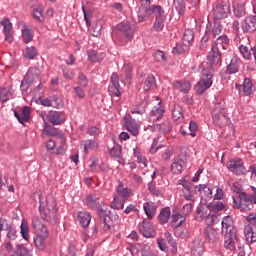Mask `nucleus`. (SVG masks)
Wrapping results in <instances>:
<instances>
[{"label": "nucleus", "mask_w": 256, "mask_h": 256, "mask_svg": "<svg viewBox=\"0 0 256 256\" xmlns=\"http://www.w3.org/2000/svg\"><path fill=\"white\" fill-rule=\"evenodd\" d=\"M212 119L214 125L220 128L226 127V125H229L230 123L227 111L224 108H221L220 105H217L214 111L212 112Z\"/></svg>", "instance_id": "obj_6"}, {"label": "nucleus", "mask_w": 256, "mask_h": 256, "mask_svg": "<svg viewBox=\"0 0 256 256\" xmlns=\"http://www.w3.org/2000/svg\"><path fill=\"white\" fill-rule=\"evenodd\" d=\"M87 55L89 61H91L92 63H97L98 61L103 59V57H100L97 51L95 50H88Z\"/></svg>", "instance_id": "obj_61"}, {"label": "nucleus", "mask_w": 256, "mask_h": 256, "mask_svg": "<svg viewBox=\"0 0 256 256\" xmlns=\"http://www.w3.org/2000/svg\"><path fill=\"white\" fill-rule=\"evenodd\" d=\"M213 47L218 48L220 51L221 49L225 51L227 47H229V37H227V35L219 36Z\"/></svg>", "instance_id": "obj_30"}, {"label": "nucleus", "mask_w": 256, "mask_h": 256, "mask_svg": "<svg viewBox=\"0 0 256 256\" xmlns=\"http://www.w3.org/2000/svg\"><path fill=\"white\" fill-rule=\"evenodd\" d=\"M241 67V59L237 56H233L230 64L227 66V71L230 75L239 73V68Z\"/></svg>", "instance_id": "obj_27"}, {"label": "nucleus", "mask_w": 256, "mask_h": 256, "mask_svg": "<svg viewBox=\"0 0 256 256\" xmlns=\"http://www.w3.org/2000/svg\"><path fill=\"white\" fill-rule=\"evenodd\" d=\"M32 227L36 231H40V233H42L43 227H46V226L41 223V220L38 218V216H34L32 218Z\"/></svg>", "instance_id": "obj_60"}, {"label": "nucleus", "mask_w": 256, "mask_h": 256, "mask_svg": "<svg viewBox=\"0 0 256 256\" xmlns=\"http://www.w3.org/2000/svg\"><path fill=\"white\" fill-rule=\"evenodd\" d=\"M126 202H127V200H124L123 198H120L119 196H115L111 203V207H112V209L121 210L125 207Z\"/></svg>", "instance_id": "obj_46"}, {"label": "nucleus", "mask_w": 256, "mask_h": 256, "mask_svg": "<svg viewBox=\"0 0 256 256\" xmlns=\"http://www.w3.org/2000/svg\"><path fill=\"white\" fill-rule=\"evenodd\" d=\"M185 218L181 214H174L172 216V225L173 227H179L183 225Z\"/></svg>", "instance_id": "obj_59"}, {"label": "nucleus", "mask_w": 256, "mask_h": 256, "mask_svg": "<svg viewBox=\"0 0 256 256\" xmlns=\"http://www.w3.org/2000/svg\"><path fill=\"white\" fill-rule=\"evenodd\" d=\"M164 237L166 241L169 243V245L172 247V253H177V242H175L173 235H171V233L169 232H165Z\"/></svg>", "instance_id": "obj_52"}, {"label": "nucleus", "mask_w": 256, "mask_h": 256, "mask_svg": "<svg viewBox=\"0 0 256 256\" xmlns=\"http://www.w3.org/2000/svg\"><path fill=\"white\" fill-rule=\"evenodd\" d=\"M78 219H79L80 225H82V227H84V228L89 227V224L91 223V213L79 212Z\"/></svg>", "instance_id": "obj_38"}, {"label": "nucleus", "mask_w": 256, "mask_h": 256, "mask_svg": "<svg viewBox=\"0 0 256 256\" xmlns=\"http://www.w3.org/2000/svg\"><path fill=\"white\" fill-rule=\"evenodd\" d=\"M86 205L87 207H91L92 209H95V207H99V205H101V202H99V196L97 194H89L86 197Z\"/></svg>", "instance_id": "obj_35"}, {"label": "nucleus", "mask_w": 256, "mask_h": 256, "mask_svg": "<svg viewBox=\"0 0 256 256\" xmlns=\"http://www.w3.org/2000/svg\"><path fill=\"white\" fill-rule=\"evenodd\" d=\"M40 105H43V107H55L56 109H59V107H61L59 99L57 98H55L54 100H49V98L41 99Z\"/></svg>", "instance_id": "obj_44"}, {"label": "nucleus", "mask_w": 256, "mask_h": 256, "mask_svg": "<svg viewBox=\"0 0 256 256\" xmlns=\"http://www.w3.org/2000/svg\"><path fill=\"white\" fill-rule=\"evenodd\" d=\"M195 39V33L192 29H187L184 31V35L182 38V43L184 47H189L193 43V40Z\"/></svg>", "instance_id": "obj_32"}, {"label": "nucleus", "mask_w": 256, "mask_h": 256, "mask_svg": "<svg viewBox=\"0 0 256 256\" xmlns=\"http://www.w3.org/2000/svg\"><path fill=\"white\" fill-rule=\"evenodd\" d=\"M157 87V80L153 75H148L144 82V91H151Z\"/></svg>", "instance_id": "obj_40"}, {"label": "nucleus", "mask_w": 256, "mask_h": 256, "mask_svg": "<svg viewBox=\"0 0 256 256\" xmlns=\"http://www.w3.org/2000/svg\"><path fill=\"white\" fill-rule=\"evenodd\" d=\"M239 51H240L243 59H246V61H249V59H251V51L249 50V48L247 46L240 45Z\"/></svg>", "instance_id": "obj_62"}, {"label": "nucleus", "mask_w": 256, "mask_h": 256, "mask_svg": "<svg viewBox=\"0 0 256 256\" xmlns=\"http://www.w3.org/2000/svg\"><path fill=\"white\" fill-rule=\"evenodd\" d=\"M249 225L244 228L245 240L247 243L256 242V214H250L247 217Z\"/></svg>", "instance_id": "obj_8"}, {"label": "nucleus", "mask_w": 256, "mask_h": 256, "mask_svg": "<svg viewBox=\"0 0 256 256\" xmlns=\"http://www.w3.org/2000/svg\"><path fill=\"white\" fill-rule=\"evenodd\" d=\"M213 13H214L215 21L225 19V17H227V14L229 13V5H227V4H217L214 8Z\"/></svg>", "instance_id": "obj_19"}, {"label": "nucleus", "mask_w": 256, "mask_h": 256, "mask_svg": "<svg viewBox=\"0 0 256 256\" xmlns=\"http://www.w3.org/2000/svg\"><path fill=\"white\" fill-rule=\"evenodd\" d=\"M236 89H238V91L243 89V94L245 96L251 95V93H253V82H251V79L245 78L242 85H236Z\"/></svg>", "instance_id": "obj_28"}, {"label": "nucleus", "mask_w": 256, "mask_h": 256, "mask_svg": "<svg viewBox=\"0 0 256 256\" xmlns=\"http://www.w3.org/2000/svg\"><path fill=\"white\" fill-rule=\"evenodd\" d=\"M20 229H21L20 233L22 235V238L25 241H29V224H27V221H25V219H22Z\"/></svg>", "instance_id": "obj_47"}, {"label": "nucleus", "mask_w": 256, "mask_h": 256, "mask_svg": "<svg viewBox=\"0 0 256 256\" xmlns=\"http://www.w3.org/2000/svg\"><path fill=\"white\" fill-rule=\"evenodd\" d=\"M60 146L57 148L56 155H65V151H67V139L65 137H59Z\"/></svg>", "instance_id": "obj_51"}, {"label": "nucleus", "mask_w": 256, "mask_h": 256, "mask_svg": "<svg viewBox=\"0 0 256 256\" xmlns=\"http://www.w3.org/2000/svg\"><path fill=\"white\" fill-rule=\"evenodd\" d=\"M222 230L221 234L224 237V247L229 251H235V247L242 249L239 245V236H237V229L233 223V218L231 216H225L221 222Z\"/></svg>", "instance_id": "obj_1"}, {"label": "nucleus", "mask_w": 256, "mask_h": 256, "mask_svg": "<svg viewBox=\"0 0 256 256\" xmlns=\"http://www.w3.org/2000/svg\"><path fill=\"white\" fill-rule=\"evenodd\" d=\"M154 15L155 19H161L165 17V10L161 5H152L149 8H146L144 11H138V21L139 23H143V21H147L148 18Z\"/></svg>", "instance_id": "obj_5"}, {"label": "nucleus", "mask_w": 256, "mask_h": 256, "mask_svg": "<svg viewBox=\"0 0 256 256\" xmlns=\"http://www.w3.org/2000/svg\"><path fill=\"white\" fill-rule=\"evenodd\" d=\"M126 129L134 137H137V135H139V124H137V123H134V122L126 123Z\"/></svg>", "instance_id": "obj_50"}, {"label": "nucleus", "mask_w": 256, "mask_h": 256, "mask_svg": "<svg viewBox=\"0 0 256 256\" xmlns=\"http://www.w3.org/2000/svg\"><path fill=\"white\" fill-rule=\"evenodd\" d=\"M37 55H39V53L37 52V49H35L33 46L26 47L24 51L25 59L33 60L37 57Z\"/></svg>", "instance_id": "obj_49"}, {"label": "nucleus", "mask_w": 256, "mask_h": 256, "mask_svg": "<svg viewBox=\"0 0 256 256\" xmlns=\"http://www.w3.org/2000/svg\"><path fill=\"white\" fill-rule=\"evenodd\" d=\"M14 115L16 119H18L19 123L23 125V123H27L31 117V108H29V106H25L21 113L14 111Z\"/></svg>", "instance_id": "obj_26"}, {"label": "nucleus", "mask_w": 256, "mask_h": 256, "mask_svg": "<svg viewBox=\"0 0 256 256\" xmlns=\"http://www.w3.org/2000/svg\"><path fill=\"white\" fill-rule=\"evenodd\" d=\"M201 67L202 77L194 86L196 95H203V93H205L207 89H211V85H213V68H211V66H209V68H205L207 67V62H203Z\"/></svg>", "instance_id": "obj_3"}, {"label": "nucleus", "mask_w": 256, "mask_h": 256, "mask_svg": "<svg viewBox=\"0 0 256 256\" xmlns=\"http://www.w3.org/2000/svg\"><path fill=\"white\" fill-rule=\"evenodd\" d=\"M116 191H117L116 197H120V199H124L125 201H127V199H129V197H131L132 195L131 188L125 187V185L121 181H118Z\"/></svg>", "instance_id": "obj_22"}, {"label": "nucleus", "mask_w": 256, "mask_h": 256, "mask_svg": "<svg viewBox=\"0 0 256 256\" xmlns=\"http://www.w3.org/2000/svg\"><path fill=\"white\" fill-rule=\"evenodd\" d=\"M203 251H205V247L203 246V242L201 241V239H194L191 245V255L201 256L203 255Z\"/></svg>", "instance_id": "obj_24"}, {"label": "nucleus", "mask_w": 256, "mask_h": 256, "mask_svg": "<svg viewBox=\"0 0 256 256\" xmlns=\"http://www.w3.org/2000/svg\"><path fill=\"white\" fill-rule=\"evenodd\" d=\"M34 201H39V212L44 221L50 223V225H57L59 223V213L57 212V202L55 198H47V212H45V207L43 206V195L41 191L35 192L33 194Z\"/></svg>", "instance_id": "obj_2"}, {"label": "nucleus", "mask_w": 256, "mask_h": 256, "mask_svg": "<svg viewBox=\"0 0 256 256\" xmlns=\"http://www.w3.org/2000/svg\"><path fill=\"white\" fill-rule=\"evenodd\" d=\"M243 33H255L256 31V16H247L241 23Z\"/></svg>", "instance_id": "obj_14"}, {"label": "nucleus", "mask_w": 256, "mask_h": 256, "mask_svg": "<svg viewBox=\"0 0 256 256\" xmlns=\"http://www.w3.org/2000/svg\"><path fill=\"white\" fill-rule=\"evenodd\" d=\"M22 37L24 43H31V41H33V32L24 26L22 29Z\"/></svg>", "instance_id": "obj_55"}, {"label": "nucleus", "mask_w": 256, "mask_h": 256, "mask_svg": "<svg viewBox=\"0 0 256 256\" xmlns=\"http://www.w3.org/2000/svg\"><path fill=\"white\" fill-rule=\"evenodd\" d=\"M174 89L180 91V93H189L191 91V82L188 81H175L173 83Z\"/></svg>", "instance_id": "obj_29"}, {"label": "nucleus", "mask_w": 256, "mask_h": 256, "mask_svg": "<svg viewBox=\"0 0 256 256\" xmlns=\"http://www.w3.org/2000/svg\"><path fill=\"white\" fill-rule=\"evenodd\" d=\"M171 216V210L169 208H163L158 216V221L162 225L168 223L169 217Z\"/></svg>", "instance_id": "obj_45"}, {"label": "nucleus", "mask_w": 256, "mask_h": 256, "mask_svg": "<svg viewBox=\"0 0 256 256\" xmlns=\"http://www.w3.org/2000/svg\"><path fill=\"white\" fill-rule=\"evenodd\" d=\"M47 119L52 125H61L65 123V113L60 111H50L47 114Z\"/></svg>", "instance_id": "obj_16"}, {"label": "nucleus", "mask_w": 256, "mask_h": 256, "mask_svg": "<svg viewBox=\"0 0 256 256\" xmlns=\"http://www.w3.org/2000/svg\"><path fill=\"white\" fill-rule=\"evenodd\" d=\"M39 75H41V71H39V69L33 68L29 70L21 82V91H27V89H29L33 83H37V81H39Z\"/></svg>", "instance_id": "obj_9"}, {"label": "nucleus", "mask_w": 256, "mask_h": 256, "mask_svg": "<svg viewBox=\"0 0 256 256\" xmlns=\"http://www.w3.org/2000/svg\"><path fill=\"white\" fill-rule=\"evenodd\" d=\"M149 106V100H147V98H144L141 102H139L138 104L134 105L130 112L132 113V115H143L145 114V111L147 109V107Z\"/></svg>", "instance_id": "obj_23"}, {"label": "nucleus", "mask_w": 256, "mask_h": 256, "mask_svg": "<svg viewBox=\"0 0 256 256\" xmlns=\"http://www.w3.org/2000/svg\"><path fill=\"white\" fill-rule=\"evenodd\" d=\"M139 231L143 235V237H146V238L155 237V230L153 229V225L149 220H144L139 225Z\"/></svg>", "instance_id": "obj_18"}, {"label": "nucleus", "mask_w": 256, "mask_h": 256, "mask_svg": "<svg viewBox=\"0 0 256 256\" xmlns=\"http://www.w3.org/2000/svg\"><path fill=\"white\" fill-rule=\"evenodd\" d=\"M173 5L179 15L185 14V1L184 0H173Z\"/></svg>", "instance_id": "obj_54"}, {"label": "nucleus", "mask_w": 256, "mask_h": 256, "mask_svg": "<svg viewBox=\"0 0 256 256\" xmlns=\"http://www.w3.org/2000/svg\"><path fill=\"white\" fill-rule=\"evenodd\" d=\"M87 135H90V137H94V139H97V137L101 135V129H99L97 126H92L87 129Z\"/></svg>", "instance_id": "obj_64"}, {"label": "nucleus", "mask_w": 256, "mask_h": 256, "mask_svg": "<svg viewBox=\"0 0 256 256\" xmlns=\"http://www.w3.org/2000/svg\"><path fill=\"white\" fill-rule=\"evenodd\" d=\"M209 209H211L209 207V204L208 205L202 204L198 206L196 210L197 221H203V219L209 218V216L211 215V211Z\"/></svg>", "instance_id": "obj_25"}, {"label": "nucleus", "mask_w": 256, "mask_h": 256, "mask_svg": "<svg viewBox=\"0 0 256 256\" xmlns=\"http://www.w3.org/2000/svg\"><path fill=\"white\" fill-rule=\"evenodd\" d=\"M0 25H2L4 34H5V39L8 41V43H13V33L11 32L13 29V24L11 21H9V18H4L1 22Z\"/></svg>", "instance_id": "obj_20"}, {"label": "nucleus", "mask_w": 256, "mask_h": 256, "mask_svg": "<svg viewBox=\"0 0 256 256\" xmlns=\"http://www.w3.org/2000/svg\"><path fill=\"white\" fill-rule=\"evenodd\" d=\"M88 27L93 37H99V35H101V29H103V24L98 20L92 23V25L90 24Z\"/></svg>", "instance_id": "obj_36"}, {"label": "nucleus", "mask_w": 256, "mask_h": 256, "mask_svg": "<svg viewBox=\"0 0 256 256\" xmlns=\"http://www.w3.org/2000/svg\"><path fill=\"white\" fill-rule=\"evenodd\" d=\"M11 97H13V89L11 87L0 88L1 103H7Z\"/></svg>", "instance_id": "obj_33"}, {"label": "nucleus", "mask_w": 256, "mask_h": 256, "mask_svg": "<svg viewBox=\"0 0 256 256\" xmlns=\"http://www.w3.org/2000/svg\"><path fill=\"white\" fill-rule=\"evenodd\" d=\"M234 15L237 19H241V17H245V4H237L234 6Z\"/></svg>", "instance_id": "obj_53"}, {"label": "nucleus", "mask_w": 256, "mask_h": 256, "mask_svg": "<svg viewBox=\"0 0 256 256\" xmlns=\"http://www.w3.org/2000/svg\"><path fill=\"white\" fill-rule=\"evenodd\" d=\"M226 167L234 175H245V164L241 158L229 160Z\"/></svg>", "instance_id": "obj_11"}, {"label": "nucleus", "mask_w": 256, "mask_h": 256, "mask_svg": "<svg viewBox=\"0 0 256 256\" xmlns=\"http://www.w3.org/2000/svg\"><path fill=\"white\" fill-rule=\"evenodd\" d=\"M205 236L210 241V243H215L217 241V230L211 227L205 229Z\"/></svg>", "instance_id": "obj_48"}, {"label": "nucleus", "mask_w": 256, "mask_h": 256, "mask_svg": "<svg viewBox=\"0 0 256 256\" xmlns=\"http://www.w3.org/2000/svg\"><path fill=\"white\" fill-rule=\"evenodd\" d=\"M143 209L145 211V214L147 215L148 219H153V216L155 215L157 211V207H155V204L151 202H146L143 206Z\"/></svg>", "instance_id": "obj_41"}, {"label": "nucleus", "mask_w": 256, "mask_h": 256, "mask_svg": "<svg viewBox=\"0 0 256 256\" xmlns=\"http://www.w3.org/2000/svg\"><path fill=\"white\" fill-rule=\"evenodd\" d=\"M47 237H49V231L47 230V227H43V232L36 235V237L34 238L35 246L40 251H43L47 247Z\"/></svg>", "instance_id": "obj_15"}, {"label": "nucleus", "mask_w": 256, "mask_h": 256, "mask_svg": "<svg viewBox=\"0 0 256 256\" xmlns=\"http://www.w3.org/2000/svg\"><path fill=\"white\" fill-rule=\"evenodd\" d=\"M239 201L242 205H245L251 211L256 205V192L252 193H245V192H240L238 194Z\"/></svg>", "instance_id": "obj_13"}, {"label": "nucleus", "mask_w": 256, "mask_h": 256, "mask_svg": "<svg viewBox=\"0 0 256 256\" xmlns=\"http://www.w3.org/2000/svg\"><path fill=\"white\" fill-rule=\"evenodd\" d=\"M108 93L112 97H121L123 94V89L121 88V84H119V74L112 73L110 78V85L108 87Z\"/></svg>", "instance_id": "obj_10"}, {"label": "nucleus", "mask_w": 256, "mask_h": 256, "mask_svg": "<svg viewBox=\"0 0 256 256\" xmlns=\"http://www.w3.org/2000/svg\"><path fill=\"white\" fill-rule=\"evenodd\" d=\"M207 58L210 65H208L206 69H209V67L213 69L212 65H219V63H221V50H219L218 48H215V46H212V49L209 52Z\"/></svg>", "instance_id": "obj_17"}, {"label": "nucleus", "mask_w": 256, "mask_h": 256, "mask_svg": "<svg viewBox=\"0 0 256 256\" xmlns=\"http://www.w3.org/2000/svg\"><path fill=\"white\" fill-rule=\"evenodd\" d=\"M4 231H6V237L9 239V241H15V239H17V229L15 226H13V224H6Z\"/></svg>", "instance_id": "obj_37"}, {"label": "nucleus", "mask_w": 256, "mask_h": 256, "mask_svg": "<svg viewBox=\"0 0 256 256\" xmlns=\"http://www.w3.org/2000/svg\"><path fill=\"white\" fill-rule=\"evenodd\" d=\"M164 113H165V108H163V106H161V102H159L151 110V113L149 115V121H152L153 123H155L156 121H159V119H161V117H163Z\"/></svg>", "instance_id": "obj_21"}, {"label": "nucleus", "mask_w": 256, "mask_h": 256, "mask_svg": "<svg viewBox=\"0 0 256 256\" xmlns=\"http://www.w3.org/2000/svg\"><path fill=\"white\" fill-rule=\"evenodd\" d=\"M223 32V25H221V22L215 21L213 24L211 22H208L205 30V35L202 37V41L204 43H207L209 39H215L217 36L221 35Z\"/></svg>", "instance_id": "obj_7"}, {"label": "nucleus", "mask_w": 256, "mask_h": 256, "mask_svg": "<svg viewBox=\"0 0 256 256\" xmlns=\"http://www.w3.org/2000/svg\"><path fill=\"white\" fill-rule=\"evenodd\" d=\"M195 189L198 193L204 195V197H207L208 199L213 197V190L205 185H197L195 186Z\"/></svg>", "instance_id": "obj_42"}, {"label": "nucleus", "mask_w": 256, "mask_h": 256, "mask_svg": "<svg viewBox=\"0 0 256 256\" xmlns=\"http://www.w3.org/2000/svg\"><path fill=\"white\" fill-rule=\"evenodd\" d=\"M60 69L62 70L65 79L71 81L75 78V72L72 69L67 68V66H61Z\"/></svg>", "instance_id": "obj_58"}, {"label": "nucleus", "mask_w": 256, "mask_h": 256, "mask_svg": "<svg viewBox=\"0 0 256 256\" xmlns=\"http://www.w3.org/2000/svg\"><path fill=\"white\" fill-rule=\"evenodd\" d=\"M156 129L160 131L163 135H167V133H171L173 127L171 126V122L169 120L164 121L162 124L156 125Z\"/></svg>", "instance_id": "obj_43"}, {"label": "nucleus", "mask_w": 256, "mask_h": 256, "mask_svg": "<svg viewBox=\"0 0 256 256\" xmlns=\"http://www.w3.org/2000/svg\"><path fill=\"white\" fill-rule=\"evenodd\" d=\"M209 205V208L212 210V211H224L225 209V204H223V202H211Z\"/></svg>", "instance_id": "obj_63"}, {"label": "nucleus", "mask_w": 256, "mask_h": 256, "mask_svg": "<svg viewBox=\"0 0 256 256\" xmlns=\"http://www.w3.org/2000/svg\"><path fill=\"white\" fill-rule=\"evenodd\" d=\"M172 119L176 121V123H182L184 116H183V108L179 104L174 105L172 110Z\"/></svg>", "instance_id": "obj_31"}, {"label": "nucleus", "mask_w": 256, "mask_h": 256, "mask_svg": "<svg viewBox=\"0 0 256 256\" xmlns=\"http://www.w3.org/2000/svg\"><path fill=\"white\" fill-rule=\"evenodd\" d=\"M108 151L111 157H115L116 159H121V154H122L121 146L116 145L113 148H108Z\"/></svg>", "instance_id": "obj_57"}, {"label": "nucleus", "mask_w": 256, "mask_h": 256, "mask_svg": "<svg viewBox=\"0 0 256 256\" xmlns=\"http://www.w3.org/2000/svg\"><path fill=\"white\" fill-rule=\"evenodd\" d=\"M82 145H83V149H84V153H89V151L93 150V149H99V142H97V140H84L82 141Z\"/></svg>", "instance_id": "obj_34"}, {"label": "nucleus", "mask_w": 256, "mask_h": 256, "mask_svg": "<svg viewBox=\"0 0 256 256\" xmlns=\"http://www.w3.org/2000/svg\"><path fill=\"white\" fill-rule=\"evenodd\" d=\"M174 235L178 239H187V238H189V231L187 230V228H185L181 225L175 226L174 227Z\"/></svg>", "instance_id": "obj_39"}, {"label": "nucleus", "mask_w": 256, "mask_h": 256, "mask_svg": "<svg viewBox=\"0 0 256 256\" xmlns=\"http://www.w3.org/2000/svg\"><path fill=\"white\" fill-rule=\"evenodd\" d=\"M133 33V28L128 23L118 24L113 31V35L116 36L117 41L122 45H126V43L133 39Z\"/></svg>", "instance_id": "obj_4"}, {"label": "nucleus", "mask_w": 256, "mask_h": 256, "mask_svg": "<svg viewBox=\"0 0 256 256\" xmlns=\"http://www.w3.org/2000/svg\"><path fill=\"white\" fill-rule=\"evenodd\" d=\"M166 17L163 18H155V22L153 24L154 30L155 31H163V29L165 28V21H166Z\"/></svg>", "instance_id": "obj_56"}, {"label": "nucleus", "mask_w": 256, "mask_h": 256, "mask_svg": "<svg viewBox=\"0 0 256 256\" xmlns=\"http://www.w3.org/2000/svg\"><path fill=\"white\" fill-rule=\"evenodd\" d=\"M100 217V225L104 231H109L113 227V219H111V211L102 208L98 209Z\"/></svg>", "instance_id": "obj_12"}]
</instances>
